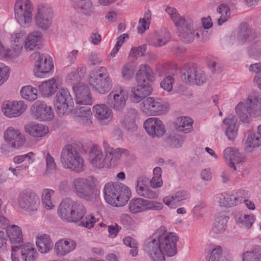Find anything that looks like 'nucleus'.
Wrapping results in <instances>:
<instances>
[{
  "label": "nucleus",
  "mask_w": 261,
  "mask_h": 261,
  "mask_svg": "<svg viewBox=\"0 0 261 261\" xmlns=\"http://www.w3.org/2000/svg\"><path fill=\"white\" fill-rule=\"evenodd\" d=\"M178 241L176 233L162 226L145 240L143 249L153 261H165V254L172 257L177 254Z\"/></svg>",
  "instance_id": "1"
},
{
  "label": "nucleus",
  "mask_w": 261,
  "mask_h": 261,
  "mask_svg": "<svg viewBox=\"0 0 261 261\" xmlns=\"http://www.w3.org/2000/svg\"><path fill=\"white\" fill-rule=\"evenodd\" d=\"M177 29L178 36L185 42H192L195 36L199 38V33H195L193 29V20L189 16H181L177 10L173 7H168L165 10Z\"/></svg>",
  "instance_id": "2"
},
{
  "label": "nucleus",
  "mask_w": 261,
  "mask_h": 261,
  "mask_svg": "<svg viewBox=\"0 0 261 261\" xmlns=\"http://www.w3.org/2000/svg\"><path fill=\"white\" fill-rule=\"evenodd\" d=\"M103 193L106 202L117 207L126 204L130 195L129 188L119 182L107 184L104 187Z\"/></svg>",
  "instance_id": "3"
},
{
  "label": "nucleus",
  "mask_w": 261,
  "mask_h": 261,
  "mask_svg": "<svg viewBox=\"0 0 261 261\" xmlns=\"http://www.w3.org/2000/svg\"><path fill=\"white\" fill-rule=\"evenodd\" d=\"M86 213V208L82 202L74 201L70 198L63 199L58 209L60 217L69 223H78Z\"/></svg>",
  "instance_id": "4"
},
{
  "label": "nucleus",
  "mask_w": 261,
  "mask_h": 261,
  "mask_svg": "<svg viewBox=\"0 0 261 261\" xmlns=\"http://www.w3.org/2000/svg\"><path fill=\"white\" fill-rule=\"evenodd\" d=\"M96 179L93 176L87 177H78L73 179L71 189L75 195L80 198L92 201L95 197Z\"/></svg>",
  "instance_id": "5"
},
{
  "label": "nucleus",
  "mask_w": 261,
  "mask_h": 261,
  "mask_svg": "<svg viewBox=\"0 0 261 261\" xmlns=\"http://www.w3.org/2000/svg\"><path fill=\"white\" fill-rule=\"evenodd\" d=\"M89 81L92 88L101 94L108 93L113 87L112 79L105 67H99L91 71Z\"/></svg>",
  "instance_id": "6"
},
{
  "label": "nucleus",
  "mask_w": 261,
  "mask_h": 261,
  "mask_svg": "<svg viewBox=\"0 0 261 261\" xmlns=\"http://www.w3.org/2000/svg\"><path fill=\"white\" fill-rule=\"evenodd\" d=\"M61 162L63 167L79 173L84 170V161L76 149L71 145H66L61 153Z\"/></svg>",
  "instance_id": "7"
},
{
  "label": "nucleus",
  "mask_w": 261,
  "mask_h": 261,
  "mask_svg": "<svg viewBox=\"0 0 261 261\" xmlns=\"http://www.w3.org/2000/svg\"><path fill=\"white\" fill-rule=\"evenodd\" d=\"M33 10L30 0L16 1L14 6L15 17L21 26L27 27L31 23Z\"/></svg>",
  "instance_id": "8"
},
{
  "label": "nucleus",
  "mask_w": 261,
  "mask_h": 261,
  "mask_svg": "<svg viewBox=\"0 0 261 261\" xmlns=\"http://www.w3.org/2000/svg\"><path fill=\"white\" fill-rule=\"evenodd\" d=\"M140 108L143 113L148 116H158L166 113L169 106L160 98L148 97L140 103Z\"/></svg>",
  "instance_id": "9"
},
{
  "label": "nucleus",
  "mask_w": 261,
  "mask_h": 261,
  "mask_svg": "<svg viewBox=\"0 0 261 261\" xmlns=\"http://www.w3.org/2000/svg\"><path fill=\"white\" fill-rule=\"evenodd\" d=\"M182 77L186 83L201 86L205 83L207 77L204 72L198 69L194 63L185 64L181 70Z\"/></svg>",
  "instance_id": "10"
},
{
  "label": "nucleus",
  "mask_w": 261,
  "mask_h": 261,
  "mask_svg": "<svg viewBox=\"0 0 261 261\" xmlns=\"http://www.w3.org/2000/svg\"><path fill=\"white\" fill-rule=\"evenodd\" d=\"M54 102L57 112L60 115L68 114L73 107V99L69 91L63 88L57 92Z\"/></svg>",
  "instance_id": "11"
},
{
  "label": "nucleus",
  "mask_w": 261,
  "mask_h": 261,
  "mask_svg": "<svg viewBox=\"0 0 261 261\" xmlns=\"http://www.w3.org/2000/svg\"><path fill=\"white\" fill-rule=\"evenodd\" d=\"M128 92L121 86H115L107 96L108 105L114 110L120 111L125 108Z\"/></svg>",
  "instance_id": "12"
},
{
  "label": "nucleus",
  "mask_w": 261,
  "mask_h": 261,
  "mask_svg": "<svg viewBox=\"0 0 261 261\" xmlns=\"http://www.w3.org/2000/svg\"><path fill=\"white\" fill-rule=\"evenodd\" d=\"M17 201L20 208L29 212L36 211L40 204L37 195L29 189L24 190L19 193Z\"/></svg>",
  "instance_id": "13"
},
{
  "label": "nucleus",
  "mask_w": 261,
  "mask_h": 261,
  "mask_svg": "<svg viewBox=\"0 0 261 261\" xmlns=\"http://www.w3.org/2000/svg\"><path fill=\"white\" fill-rule=\"evenodd\" d=\"M31 57L36 59L33 72L37 77H44L54 67L51 57L47 55L40 54V53L36 51L33 53Z\"/></svg>",
  "instance_id": "14"
},
{
  "label": "nucleus",
  "mask_w": 261,
  "mask_h": 261,
  "mask_svg": "<svg viewBox=\"0 0 261 261\" xmlns=\"http://www.w3.org/2000/svg\"><path fill=\"white\" fill-rule=\"evenodd\" d=\"M53 16V12L50 5L41 4L38 5L36 15L37 25L43 29L47 30L51 25Z\"/></svg>",
  "instance_id": "15"
},
{
  "label": "nucleus",
  "mask_w": 261,
  "mask_h": 261,
  "mask_svg": "<svg viewBox=\"0 0 261 261\" xmlns=\"http://www.w3.org/2000/svg\"><path fill=\"white\" fill-rule=\"evenodd\" d=\"M31 110L33 117L40 121L51 120L54 117L52 108L42 101H36Z\"/></svg>",
  "instance_id": "16"
},
{
  "label": "nucleus",
  "mask_w": 261,
  "mask_h": 261,
  "mask_svg": "<svg viewBox=\"0 0 261 261\" xmlns=\"http://www.w3.org/2000/svg\"><path fill=\"white\" fill-rule=\"evenodd\" d=\"M26 109L27 105L22 101L7 100L3 102L2 106V112L9 118L19 117Z\"/></svg>",
  "instance_id": "17"
},
{
  "label": "nucleus",
  "mask_w": 261,
  "mask_h": 261,
  "mask_svg": "<svg viewBox=\"0 0 261 261\" xmlns=\"http://www.w3.org/2000/svg\"><path fill=\"white\" fill-rule=\"evenodd\" d=\"M143 126L147 134L152 138L161 137L165 133L163 122L156 117H150L143 123Z\"/></svg>",
  "instance_id": "18"
},
{
  "label": "nucleus",
  "mask_w": 261,
  "mask_h": 261,
  "mask_svg": "<svg viewBox=\"0 0 261 261\" xmlns=\"http://www.w3.org/2000/svg\"><path fill=\"white\" fill-rule=\"evenodd\" d=\"M92 164L97 168H101L109 166V158L107 154H103L100 147L93 145L89 152Z\"/></svg>",
  "instance_id": "19"
},
{
  "label": "nucleus",
  "mask_w": 261,
  "mask_h": 261,
  "mask_svg": "<svg viewBox=\"0 0 261 261\" xmlns=\"http://www.w3.org/2000/svg\"><path fill=\"white\" fill-rule=\"evenodd\" d=\"M246 111L252 117L261 116V98L255 94L248 96L244 106Z\"/></svg>",
  "instance_id": "20"
},
{
  "label": "nucleus",
  "mask_w": 261,
  "mask_h": 261,
  "mask_svg": "<svg viewBox=\"0 0 261 261\" xmlns=\"http://www.w3.org/2000/svg\"><path fill=\"white\" fill-rule=\"evenodd\" d=\"M4 138L5 141L14 148H19L25 142V138L20 131L12 127H9L5 131Z\"/></svg>",
  "instance_id": "21"
},
{
  "label": "nucleus",
  "mask_w": 261,
  "mask_h": 261,
  "mask_svg": "<svg viewBox=\"0 0 261 261\" xmlns=\"http://www.w3.org/2000/svg\"><path fill=\"white\" fill-rule=\"evenodd\" d=\"M77 104L91 105L92 98L87 86L80 84L72 87Z\"/></svg>",
  "instance_id": "22"
},
{
  "label": "nucleus",
  "mask_w": 261,
  "mask_h": 261,
  "mask_svg": "<svg viewBox=\"0 0 261 261\" xmlns=\"http://www.w3.org/2000/svg\"><path fill=\"white\" fill-rule=\"evenodd\" d=\"M75 241L70 239L58 240L55 245L54 251L59 257H62L72 251L76 247Z\"/></svg>",
  "instance_id": "23"
},
{
  "label": "nucleus",
  "mask_w": 261,
  "mask_h": 261,
  "mask_svg": "<svg viewBox=\"0 0 261 261\" xmlns=\"http://www.w3.org/2000/svg\"><path fill=\"white\" fill-rule=\"evenodd\" d=\"M76 121L86 126L92 124L91 116L92 115L91 108L89 105L77 106L74 110Z\"/></svg>",
  "instance_id": "24"
},
{
  "label": "nucleus",
  "mask_w": 261,
  "mask_h": 261,
  "mask_svg": "<svg viewBox=\"0 0 261 261\" xmlns=\"http://www.w3.org/2000/svg\"><path fill=\"white\" fill-rule=\"evenodd\" d=\"M152 89L148 84H138L132 90V102L138 103L151 94Z\"/></svg>",
  "instance_id": "25"
},
{
  "label": "nucleus",
  "mask_w": 261,
  "mask_h": 261,
  "mask_svg": "<svg viewBox=\"0 0 261 261\" xmlns=\"http://www.w3.org/2000/svg\"><path fill=\"white\" fill-rule=\"evenodd\" d=\"M149 182V179L145 176H141L138 178L136 189L137 193L141 196L154 199L158 197L156 192L147 188V185Z\"/></svg>",
  "instance_id": "26"
},
{
  "label": "nucleus",
  "mask_w": 261,
  "mask_h": 261,
  "mask_svg": "<svg viewBox=\"0 0 261 261\" xmlns=\"http://www.w3.org/2000/svg\"><path fill=\"white\" fill-rule=\"evenodd\" d=\"M224 157L228 166L236 169L235 164L241 163L243 160V155L239 152V150L233 147H227L223 152Z\"/></svg>",
  "instance_id": "27"
},
{
  "label": "nucleus",
  "mask_w": 261,
  "mask_h": 261,
  "mask_svg": "<svg viewBox=\"0 0 261 261\" xmlns=\"http://www.w3.org/2000/svg\"><path fill=\"white\" fill-rule=\"evenodd\" d=\"M136 79L138 84H146V81L153 82L155 79L151 69L147 64H141L139 66Z\"/></svg>",
  "instance_id": "28"
},
{
  "label": "nucleus",
  "mask_w": 261,
  "mask_h": 261,
  "mask_svg": "<svg viewBox=\"0 0 261 261\" xmlns=\"http://www.w3.org/2000/svg\"><path fill=\"white\" fill-rule=\"evenodd\" d=\"M6 228H7V236L11 242L12 247H20L23 243V239L22 232L19 227L12 225Z\"/></svg>",
  "instance_id": "29"
},
{
  "label": "nucleus",
  "mask_w": 261,
  "mask_h": 261,
  "mask_svg": "<svg viewBox=\"0 0 261 261\" xmlns=\"http://www.w3.org/2000/svg\"><path fill=\"white\" fill-rule=\"evenodd\" d=\"M237 119L232 115L223 120V124L225 126V133L228 139L232 140L238 135V126L237 125Z\"/></svg>",
  "instance_id": "30"
},
{
  "label": "nucleus",
  "mask_w": 261,
  "mask_h": 261,
  "mask_svg": "<svg viewBox=\"0 0 261 261\" xmlns=\"http://www.w3.org/2000/svg\"><path fill=\"white\" fill-rule=\"evenodd\" d=\"M189 195V193L186 191H178L172 195L165 197L163 202L169 207L175 208L178 206L179 202L187 199Z\"/></svg>",
  "instance_id": "31"
},
{
  "label": "nucleus",
  "mask_w": 261,
  "mask_h": 261,
  "mask_svg": "<svg viewBox=\"0 0 261 261\" xmlns=\"http://www.w3.org/2000/svg\"><path fill=\"white\" fill-rule=\"evenodd\" d=\"M25 33L22 31L14 34L11 36L12 43L11 49L15 57L18 56L24 44Z\"/></svg>",
  "instance_id": "32"
},
{
  "label": "nucleus",
  "mask_w": 261,
  "mask_h": 261,
  "mask_svg": "<svg viewBox=\"0 0 261 261\" xmlns=\"http://www.w3.org/2000/svg\"><path fill=\"white\" fill-rule=\"evenodd\" d=\"M256 37V33L246 23L241 24L238 34V40L240 42H251Z\"/></svg>",
  "instance_id": "33"
},
{
  "label": "nucleus",
  "mask_w": 261,
  "mask_h": 261,
  "mask_svg": "<svg viewBox=\"0 0 261 261\" xmlns=\"http://www.w3.org/2000/svg\"><path fill=\"white\" fill-rule=\"evenodd\" d=\"M94 111L95 112V117L101 123L105 124L111 120L112 112L106 105H97L94 107Z\"/></svg>",
  "instance_id": "34"
},
{
  "label": "nucleus",
  "mask_w": 261,
  "mask_h": 261,
  "mask_svg": "<svg viewBox=\"0 0 261 261\" xmlns=\"http://www.w3.org/2000/svg\"><path fill=\"white\" fill-rule=\"evenodd\" d=\"M26 132L34 137H41L45 136L48 132V128L46 126L42 124L31 122L25 125Z\"/></svg>",
  "instance_id": "35"
},
{
  "label": "nucleus",
  "mask_w": 261,
  "mask_h": 261,
  "mask_svg": "<svg viewBox=\"0 0 261 261\" xmlns=\"http://www.w3.org/2000/svg\"><path fill=\"white\" fill-rule=\"evenodd\" d=\"M42 39V34L39 32L30 33L25 40L24 47L27 50H32L39 48Z\"/></svg>",
  "instance_id": "36"
},
{
  "label": "nucleus",
  "mask_w": 261,
  "mask_h": 261,
  "mask_svg": "<svg viewBox=\"0 0 261 261\" xmlns=\"http://www.w3.org/2000/svg\"><path fill=\"white\" fill-rule=\"evenodd\" d=\"M170 38L169 33L166 30L155 32L151 37L149 44L155 47L162 46L169 42Z\"/></svg>",
  "instance_id": "37"
},
{
  "label": "nucleus",
  "mask_w": 261,
  "mask_h": 261,
  "mask_svg": "<svg viewBox=\"0 0 261 261\" xmlns=\"http://www.w3.org/2000/svg\"><path fill=\"white\" fill-rule=\"evenodd\" d=\"M39 89L44 97H48L57 91L58 87L56 80L51 79L42 83L39 85Z\"/></svg>",
  "instance_id": "38"
},
{
  "label": "nucleus",
  "mask_w": 261,
  "mask_h": 261,
  "mask_svg": "<svg viewBox=\"0 0 261 261\" xmlns=\"http://www.w3.org/2000/svg\"><path fill=\"white\" fill-rule=\"evenodd\" d=\"M192 120L190 117H180L176 119L175 127L177 132L186 134L192 131Z\"/></svg>",
  "instance_id": "39"
},
{
  "label": "nucleus",
  "mask_w": 261,
  "mask_h": 261,
  "mask_svg": "<svg viewBox=\"0 0 261 261\" xmlns=\"http://www.w3.org/2000/svg\"><path fill=\"white\" fill-rule=\"evenodd\" d=\"M36 243L38 250L42 253L49 252L53 246L49 236L46 234L37 237Z\"/></svg>",
  "instance_id": "40"
},
{
  "label": "nucleus",
  "mask_w": 261,
  "mask_h": 261,
  "mask_svg": "<svg viewBox=\"0 0 261 261\" xmlns=\"http://www.w3.org/2000/svg\"><path fill=\"white\" fill-rule=\"evenodd\" d=\"M19 248L21 249V255L23 261H36L37 252L32 244L21 245Z\"/></svg>",
  "instance_id": "41"
},
{
  "label": "nucleus",
  "mask_w": 261,
  "mask_h": 261,
  "mask_svg": "<svg viewBox=\"0 0 261 261\" xmlns=\"http://www.w3.org/2000/svg\"><path fill=\"white\" fill-rule=\"evenodd\" d=\"M234 192L219 194L217 197V201L221 206L231 207L237 205Z\"/></svg>",
  "instance_id": "42"
},
{
  "label": "nucleus",
  "mask_w": 261,
  "mask_h": 261,
  "mask_svg": "<svg viewBox=\"0 0 261 261\" xmlns=\"http://www.w3.org/2000/svg\"><path fill=\"white\" fill-rule=\"evenodd\" d=\"M228 217L224 214L217 216L214 223L212 228L213 231L215 233H221L225 231L227 227V222Z\"/></svg>",
  "instance_id": "43"
},
{
  "label": "nucleus",
  "mask_w": 261,
  "mask_h": 261,
  "mask_svg": "<svg viewBox=\"0 0 261 261\" xmlns=\"http://www.w3.org/2000/svg\"><path fill=\"white\" fill-rule=\"evenodd\" d=\"M242 261H261V246H255L252 250L245 252Z\"/></svg>",
  "instance_id": "44"
},
{
  "label": "nucleus",
  "mask_w": 261,
  "mask_h": 261,
  "mask_svg": "<svg viewBox=\"0 0 261 261\" xmlns=\"http://www.w3.org/2000/svg\"><path fill=\"white\" fill-rule=\"evenodd\" d=\"M261 145V137L256 133L248 135L245 142V149L247 152H251L253 148L257 147Z\"/></svg>",
  "instance_id": "45"
},
{
  "label": "nucleus",
  "mask_w": 261,
  "mask_h": 261,
  "mask_svg": "<svg viewBox=\"0 0 261 261\" xmlns=\"http://www.w3.org/2000/svg\"><path fill=\"white\" fill-rule=\"evenodd\" d=\"M37 89L31 86H24L20 91V94L22 98L29 101L36 100L37 98Z\"/></svg>",
  "instance_id": "46"
},
{
  "label": "nucleus",
  "mask_w": 261,
  "mask_h": 261,
  "mask_svg": "<svg viewBox=\"0 0 261 261\" xmlns=\"http://www.w3.org/2000/svg\"><path fill=\"white\" fill-rule=\"evenodd\" d=\"M25 160L27 162L24 163L23 165H28L29 167L30 165L32 164L35 161V154L33 152H29L27 154L16 155L13 159V161L15 164H20Z\"/></svg>",
  "instance_id": "47"
},
{
  "label": "nucleus",
  "mask_w": 261,
  "mask_h": 261,
  "mask_svg": "<svg viewBox=\"0 0 261 261\" xmlns=\"http://www.w3.org/2000/svg\"><path fill=\"white\" fill-rule=\"evenodd\" d=\"M217 12L221 15L218 19V24L221 25L227 20L230 13L229 8L227 5L221 4L217 8Z\"/></svg>",
  "instance_id": "48"
},
{
  "label": "nucleus",
  "mask_w": 261,
  "mask_h": 261,
  "mask_svg": "<svg viewBox=\"0 0 261 261\" xmlns=\"http://www.w3.org/2000/svg\"><path fill=\"white\" fill-rule=\"evenodd\" d=\"M151 14L150 12L145 13L143 18H140L137 28L138 33L143 34L145 31L149 28L150 23Z\"/></svg>",
  "instance_id": "49"
},
{
  "label": "nucleus",
  "mask_w": 261,
  "mask_h": 261,
  "mask_svg": "<svg viewBox=\"0 0 261 261\" xmlns=\"http://www.w3.org/2000/svg\"><path fill=\"white\" fill-rule=\"evenodd\" d=\"M54 193V191L49 189H45L42 192V203L44 207L47 210H50L54 207L51 200V196Z\"/></svg>",
  "instance_id": "50"
},
{
  "label": "nucleus",
  "mask_w": 261,
  "mask_h": 261,
  "mask_svg": "<svg viewBox=\"0 0 261 261\" xmlns=\"http://www.w3.org/2000/svg\"><path fill=\"white\" fill-rule=\"evenodd\" d=\"M83 215L80 219L79 225L87 229L93 227L94 224L96 222L95 218L92 215H87L85 217Z\"/></svg>",
  "instance_id": "51"
},
{
  "label": "nucleus",
  "mask_w": 261,
  "mask_h": 261,
  "mask_svg": "<svg viewBox=\"0 0 261 261\" xmlns=\"http://www.w3.org/2000/svg\"><path fill=\"white\" fill-rule=\"evenodd\" d=\"M128 153V150L123 148H113V151H110V152L107 154L108 158H109V165L111 164V162L115 163L119 160L123 153L127 154Z\"/></svg>",
  "instance_id": "52"
},
{
  "label": "nucleus",
  "mask_w": 261,
  "mask_h": 261,
  "mask_svg": "<svg viewBox=\"0 0 261 261\" xmlns=\"http://www.w3.org/2000/svg\"><path fill=\"white\" fill-rule=\"evenodd\" d=\"M81 13L86 16H91L95 13V8L91 1H87L82 3L80 7Z\"/></svg>",
  "instance_id": "53"
},
{
  "label": "nucleus",
  "mask_w": 261,
  "mask_h": 261,
  "mask_svg": "<svg viewBox=\"0 0 261 261\" xmlns=\"http://www.w3.org/2000/svg\"><path fill=\"white\" fill-rule=\"evenodd\" d=\"M236 222L241 226L249 228L253 223L254 220L253 217L250 215H243L236 217Z\"/></svg>",
  "instance_id": "54"
},
{
  "label": "nucleus",
  "mask_w": 261,
  "mask_h": 261,
  "mask_svg": "<svg viewBox=\"0 0 261 261\" xmlns=\"http://www.w3.org/2000/svg\"><path fill=\"white\" fill-rule=\"evenodd\" d=\"M143 211V199L138 198L132 199V214H136Z\"/></svg>",
  "instance_id": "55"
},
{
  "label": "nucleus",
  "mask_w": 261,
  "mask_h": 261,
  "mask_svg": "<svg viewBox=\"0 0 261 261\" xmlns=\"http://www.w3.org/2000/svg\"><path fill=\"white\" fill-rule=\"evenodd\" d=\"M207 65L209 69L213 73L219 72L222 68L218 59L215 57H210L207 59Z\"/></svg>",
  "instance_id": "56"
},
{
  "label": "nucleus",
  "mask_w": 261,
  "mask_h": 261,
  "mask_svg": "<svg viewBox=\"0 0 261 261\" xmlns=\"http://www.w3.org/2000/svg\"><path fill=\"white\" fill-rule=\"evenodd\" d=\"M222 249L220 246L214 248L208 257L205 258V261H223Z\"/></svg>",
  "instance_id": "57"
},
{
  "label": "nucleus",
  "mask_w": 261,
  "mask_h": 261,
  "mask_svg": "<svg viewBox=\"0 0 261 261\" xmlns=\"http://www.w3.org/2000/svg\"><path fill=\"white\" fill-rule=\"evenodd\" d=\"M144 211L148 210H161L163 205L162 203L154 201L143 199Z\"/></svg>",
  "instance_id": "58"
},
{
  "label": "nucleus",
  "mask_w": 261,
  "mask_h": 261,
  "mask_svg": "<svg viewBox=\"0 0 261 261\" xmlns=\"http://www.w3.org/2000/svg\"><path fill=\"white\" fill-rule=\"evenodd\" d=\"M250 72L255 74L254 82L256 83L261 79V63H254L250 65L249 67Z\"/></svg>",
  "instance_id": "59"
},
{
  "label": "nucleus",
  "mask_w": 261,
  "mask_h": 261,
  "mask_svg": "<svg viewBox=\"0 0 261 261\" xmlns=\"http://www.w3.org/2000/svg\"><path fill=\"white\" fill-rule=\"evenodd\" d=\"M243 109H245L244 105L242 103H239L236 107V113L241 121L248 123L250 122V119L246 114L243 112Z\"/></svg>",
  "instance_id": "60"
},
{
  "label": "nucleus",
  "mask_w": 261,
  "mask_h": 261,
  "mask_svg": "<svg viewBox=\"0 0 261 261\" xmlns=\"http://www.w3.org/2000/svg\"><path fill=\"white\" fill-rule=\"evenodd\" d=\"M10 75V69L8 66L0 63V86L7 81Z\"/></svg>",
  "instance_id": "61"
},
{
  "label": "nucleus",
  "mask_w": 261,
  "mask_h": 261,
  "mask_svg": "<svg viewBox=\"0 0 261 261\" xmlns=\"http://www.w3.org/2000/svg\"><path fill=\"white\" fill-rule=\"evenodd\" d=\"M174 79L171 76H167L165 77L160 83V86L164 90L170 92L173 88Z\"/></svg>",
  "instance_id": "62"
},
{
  "label": "nucleus",
  "mask_w": 261,
  "mask_h": 261,
  "mask_svg": "<svg viewBox=\"0 0 261 261\" xmlns=\"http://www.w3.org/2000/svg\"><path fill=\"white\" fill-rule=\"evenodd\" d=\"M234 196L237 205L241 203L242 201L244 202L248 199L249 197L248 191L243 190H239L236 192H234Z\"/></svg>",
  "instance_id": "63"
},
{
  "label": "nucleus",
  "mask_w": 261,
  "mask_h": 261,
  "mask_svg": "<svg viewBox=\"0 0 261 261\" xmlns=\"http://www.w3.org/2000/svg\"><path fill=\"white\" fill-rule=\"evenodd\" d=\"M184 140V137L178 134H174L169 137V142L171 146L174 148H178L182 145Z\"/></svg>",
  "instance_id": "64"
}]
</instances>
